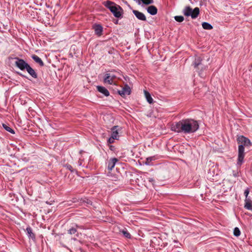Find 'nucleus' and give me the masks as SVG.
I'll return each instance as SVG.
<instances>
[{
  "mask_svg": "<svg viewBox=\"0 0 252 252\" xmlns=\"http://www.w3.org/2000/svg\"><path fill=\"white\" fill-rule=\"evenodd\" d=\"M198 128V123L192 119L183 120L173 124L171 127L172 131L184 133L194 132Z\"/></svg>",
  "mask_w": 252,
  "mask_h": 252,
  "instance_id": "obj_1",
  "label": "nucleus"
},
{
  "mask_svg": "<svg viewBox=\"0 0 252 252\" xmlns=\"http://www.w3.org/2000/svg\"><path fill=\"white\" fill-rule=\"evenodd\" d=\"M237 141L239 144L237 164L240 166L243 162L245 157L244 146H250L252 143L248 138L243 136H239L237 138Z\"/></svg>",
  "mask_w": 252,
  "mask_h": 252,
  "instance_id": "obj_2",
  "label": "nucleus"
},
{
  "mask_svg": "<svg viewBox=\"0 0 252 252\" xmlns=\"http://www.w3.org/2000/svg\"><path fill=\"white\" fill-rule=\"evenodd\" d=\"M105 5L110 10L116 17L119 18L121 16L122 9L119 6L116 5L114 3L109 0L105 2Z\"/></svg>",
  "mask_w": 252,
  "mask_h": 252,
  "instance_id": "obj_3",
  "label": "nucleus"
},
{
  "mask_svg": "<svg viewBox=\"0 0 252 252\" xmlns=\"http://www.w3.org/2000/svg\"><path fill=\"white\" fill-rule=\"evenodd\" d=\"M183 13L186 16H190L192 18H195L199 13V9L198 7H195L192 9L190 6H187L184 8Z\"/></svg>",
  "mask_w": 252,
  "mask_h": 252,
  "instance_id": "obj_4",
  "label": "nucleus"
},
{
  "mask_svg": "<svg viewBox=\"0 0 252 252\" xmlns=\"http://www.w3.org/2000/svg\"><path fill=\"white\" fill-rule=\"evenodd\" d=\"M116 78V76L111 73H106L103 79V82L104 83L108 84L110 85H116V82L114 81Z\"/></svg>",
  "mask_w": 252,
  "mask_h": 252,
  "instance_id": "obj_5",
  "label": "nucleus"
},
{
  "mask_svg": "<svg viewBox=\"0 0 252 252\" xmlns=\"http://www.w3.org/2000/svg\"><path fill=\"white\" fill-rule=\"evenodd\" d=\"M16 65L22 70L26 69L29 64L22 59H17L15 62Z\"/></svg>",
  "mask_w": 252,
  "mask_h": 252,
  "instance_id": "obj_6",
  "label": "nucleus"
},
{
  "mask_svg": "<svg viewBox=\"0 0 252 252\" xmlns=\"http://www.w3.org/2000/svg\"><path fill=\"white\" fill-rule=\"evenodd\" d=\"M130 88L127 86L126 85L121 90L118 91V93L122 96L125 97L126 95H129L130 94Z\"/></svg>",
  "mask_w": 252,
  "mask_h": 252,
  "instance_id": "obj_7",
  "label": "nucleus"
},
{
  "mask_svg": "<svg viewBox=\"0 0 252 252\" xmlns=\"http://www.w3.org/2000/svg\"><path fill=\"white\" fill-rule=\"evenodd\" d=\"M133 14L135 15V16L136 17L137 19L139 20H142V21H146V17L145 16V15L137 10H133L132 11Z\"/></svg>",
  "mask_w": 252,
  "mask_h": 252,
  "instance_id": "obj_8",
  "label": "nucleus"
},
{
  "mask_svg": "<svg viewBox=\"0 0 252 252\" xmlns=\"http://www.w3.org/2000/svg\"><path fill=\"white\" fill-rule=\"evenodd\" d=\"M118 126H114L111 128V130L112 132L111 136L115 138V139H118L119 138L118 130H119V129L118 128Z\"/></svg>",
  "mask_w": 252,
  "mask_h": 252,
  "instance_id": "obj_9",
  "label": "nucleus"
},
{
  "mask_svg": "<svg viewBox=\"0 0 252 252\" xmlns=\"http://www.w3.org/2000/svg\"><path fill=\"white\" fill-rule=\"evenodd\" d=\"M97 91L100 93L103 94L105 96H108L109 95V92L107 89H106L104 87L97 86Z\"/></svg>",
  "mask_w": 252,
  "mask_h": 252,
  "instance_id": "obj_10",
  "label": "nucleus"
},
{
  "mask_svg": "<svg viewBox=\"0 0 252 252\" xmlns=\"http://www.w3.org/2000/svg\"><path fill=\"white\" fill-rule=\"evenodd\" d=\"M94 30L95 33L98 36H100L102 34V28L99 25H94Z\"/></svg>",
  "mask_w": 252,
  "mask_h": 252,
  "instance_id": "obj_11",
  "label": "nucleus"
},
{
  "mask_svg": "<svg viewBox=\"0 0 252 252\" xmlns=\"http://www.w3.org/2000/svg\"><path fill=\"white\" fill-rule=\"evenodd\" d=\"M27 72L34 78H36L37 76L35 71L29 65L26 69Z\"/></svg>",
  "mask_w": 252,
  "mask_h": 252,
  "instance_id": "obj_12",
  "label": "nucleus"
},
{
  "mask_svg": "<svg viewBox=\"0 0 252 252\" xmlns=\"http://www.w3.org/2000/svg\"><path fill=\"white\" fill-rule=\"evenodd\" d=\"M117 161H118V159L116 158H111L108 162V169L109 170H111L115 166V164Z\"/></svg>",
  "mask_w": 252,
  "mask_h": 252,
  "instance_id": "obj_13",
  "label": "nucleus"
},
{
  "mask_svg": "<svg viewBox=\"0 0 252 252\" xmlns=\"http://www.w3.org/2000/svg\"><path fill=\"white\" fill-rule=\"evenodd\" d=\"M244 207L248 210H252V203L249 198L245 199Z\"/></svg>",
  "mask_w": 252,
  "mask_h": 252,
  "instance_id": "obj_14",
  "label": "nucleus"
},
{
  "mask_svg": "<svg viewBox=\"0 0 252 252\" xmlns=\"http://www.w3.org/2000/svg\"><path fill=\"white\" fill-rule=\"evenodd\" d=\"M147 11L151 15H155L157 13V8L153 5L149 6L147 8Z\"/></svg>",
  "mask_w": 252,
  "mask_h": 252,
  "instance_id": "obj_15",
  "label": "nucleus"
},
{
  "mask_svg": "<svg viewBox=\"0 0 252 252\" xmlns=\"http://www.w3.org/2000/svg\"><path fill=\"white\" fill-rule=\"evenodd\" d=\"M32 59L37 63H38L41 66H43L44 65V63L41 60V59L38 57L37 56L33 55L32 56Z\"/></svg>",
  "mask_w": 252,
  "mask_h": 252,
  "instance_id": "obj_16",
  "label": "nucleus"
},
{
  "mask_svg": "<svg viewBox=\"0 0 252 252\" xmlns=\"http://www.w3.org/2000/svg\"><path fill=\"white\" fill-rule=\"evenodd\" d=\"M144 94H145V97L146 98V99H147V101L150 104L153 103V99L152 97H151V95L150 94V93L149 92H148L147 91H144Z\"/></svg>",
  "mask_w": 252,
  "mask_h": 252,
  "instance_id": "obj_17",
  "label": "nucleus"
},
{
  "mask_svg": "<svg viewBox=\"0 0 252 252\" xmlns=\"http://www.w3.org/2000/svg\"><path fill=\"white\" fill-rule=\"evenodd\" d=\"M202 27L205 30H212L213 29L212 26L207 22H203L202 24Z\"/></svg>",
  "mask_w": 252,
  "mask_h": 252,
  "instance_id": "obj_18",
  "label": "nucleus"
},
{
  "mask_svg": "<svg viewBox=\"0 0 252 252\" xmlns=\"http://www.w3.org/2000/svg\"><path fill=\"white\" fill-rule=\"evenodd\" d=\"M2 126H3V128L7 131L11 133L12 134L15 133L14 130H13L11 127H10L9 126H8L6 124H3Z\"/></svg>",
  "mask_w": 252,
  "mask_h": 252,
  "instance_id": "obj_19",
  "label": "nucleus"
},
{
  "mask_svg": "<svg viewBox=\"0 0 252 252\" xmlns=\"http://www.w3.org/2000/svg\"><path fill=\"white\" fill-rule=\"evenodd\" d=\"M27 233L29 235V236L32 238H34V235L32 232V229L31 227H28L27 228Z\"/></svg>",
  "mask_w": 252,
  "mask_h": 252,
  "instance_id": "obj_20",
  "label": "nucleus"
},
{
  "mask_svg": "<svg viewBox=\"0 0 252 252\" xmlns=\"http://www.w3.org/2000/svg\"><path fill=\"white\" fill-rule=\"evenodd\" d=\"M175 20L178 22H182L184 21V18L182 16H176L174 17Z\"/></svg>",
  "mask_w": 252,
  "mask_h": 252,
  "instance_id": "obj_21",
  "label": "nucleus"
},
{
  "mask_svg": "<svg viewBox=\"0 0 252 252\" xmlns=\"http://www.w3.org/2000/svg\"><path fill=\"white\" fill-rule=\"evenodd\" d=\"M233 233L235 236H239L241 234L240 231L238 227H235L234 228Z\"/></svg>",
  "mask_w": 252,
  "mask_h": 252,
  "instance_id": "obj_22",
  "label": "nucleus"
},
{
  "mask_svg": "<svg viewBox=\"0 0 252 252\" xmlns=\"http://www.w3.org/2000/svg\"><path fill=\"white\" fill-rule=\"evenodd\" d=\"M121 232L125 237L127 238H130V234L126 230H123Z\"/></svg>",
  "mask_w": 252,
  "mask_h": 252,
  "instance_id": "obj_23",
  "label": "nucleus"
},
{
  "mask_svg": "<svg viewBox=\"0 0 252 252\" xmlns=\"http://www.w3.org/2000/svg\"><path fill=\"white\" fill-rule=\"evenodd\" d=\"M201 61V60L200 57H197L195 59V63H194V65H195V67L197 66L198 65H199L200 64Z\"/></svg>",
  "mask_w": 252,
  "mask_h": 252,
  "instance_id": "obj_24",
  "label": "nucleus"
},
{
  "mask_svg": "<svg viewBox=\"0 0 252 252\" xmlns=\"http://www.w3.org/2000/svg\"><path fill=\"white\" fill-rule=\"evenodd\" d=\"M201 61V60L200 57H197L195 59V63H194V65H195V67L197 66L198 65H199L200 64Z\"/></svg>",
  "mask_w": 252,
  "mask_h": 252,
  "instance_id": "obj_25",
  "label": "nucleus"
},
{
  "mask_svg": "<svg viewBox=\"0 0 252 252\" xmlns=\"http://www.w3.org/2000/svg\"><path fill=\"white\" fill-rule=\"evenodd\" d=\"M68 232L70 234H73L76 232V229L74 228H71L68 230Z\"/></svg>",
  "mask_w": 252,
  "mask_h": 252,
  "instance_id": "obj_26",
  "label": "nucleus"
},
{
  "mask_svg": "<svg viewBox=\"0 0 252 252\" xmlns=\"http://www.w3.org/2000/svg\"><path fill=\"white\" fill-rule=\"evenodd\" d=\"M145 4H149L153 3V0H141Z\"/></svg>",
  "mask_w": 252,
  "mask_h": 252,
  "instance_id": "obj_27",
  "label": "nucleus"
},
{
  "mask_svg": "<svg viewBox=\"0 0 252 252\" xmlns=\"http://www.w3.org/2000/svg\"><path fill=\"white\" fill-rule=\"evenodd\" d=\"M153 159V158L152 157H150V158H147V160L145 162V163L147 164V165H149L150 164V162Z\"/></svg>",
  "mask_w": 252,
  "mask_h": 252,
  "instance_id": "obj_28",
  "label": "nucleus"
},
{
  "mask_svg": "<svg viewBox=\"0 0 252 252\" xmlns=\"http://www.w3.org/2000/svg\"><path fill=\"white\" fill-rule=\"evenodd\" d=\"M249 189H246L245 191H244V194H245V196L246 197V198H248V196L249 195Z\"/></svg>",
  "mask_w": 252,
  "mask_h": 252,
  "instance_id": "obj_29",
  "label": "nucleus"
},
{
  "mask_svg": "<svg viewBox=\"0 0 252 252\" xmlns=\"http://www.w3.org/2000/svg\"><path fill=\"white\" fill-rule=\"evenodd\" d=\"M115 139L113 137H112V136H111V137H110L108 140V142L109 143H113L114 142V141Z\"/></svg>",
  "mask_w": 252,
  "mask_h": 252,
  "instance_id": "obj_30",
  "label": "nucleus"
},
{
  "mask_svg": "<svg viewBox=\"0 0 252 252\" xmlns=\"http://www.w3.org/2000/svg\"><path fill=\"white\" fill-rule=\"evenodd\" d=\"M66 167L70 171H71V172H73V169L72 168V167L69 165V164H66L65 165Z\"/></svg>",
  "mask_w": 252,
  "mask_h": 252,
  "instance_id": "obj_31",
  "label": "nucleus"
},
{
  "mask_svg": "<svg viewBox=\"0 0 252 252\" xmlns=\"http://www.w3.org/2000/svg\"><path fill=\"white\" fill-rule=\"evenodd\" d=\"M79 165L81 166L82 163V160L81 159H80L78 161Z\"/></svg>",
  "mask_w": 252,
  "mask_h": 252,
  "instance_id": "obj_32",
  "label": "nucleus"
},
{
  "mask_svg": "<svg viewBox=\"0 0 252 252\" xmlns=\"http://www.w3.org/2000/svg\"><path fill=\"white\" fill-rule=\"evenodd\" d=\"M149 181H150V182L153 181V179H150V180H149Z\"/></svg>",
  "mask_w": 252,
  "mask_h": 252,
  "instance_id": "obj_33",
  "label": "nucleus"
}]
</instances>
